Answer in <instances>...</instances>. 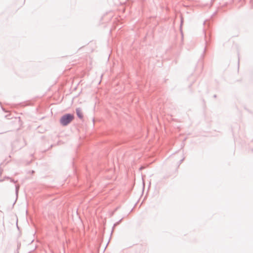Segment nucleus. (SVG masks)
I'll list each match as a JSON object with an SVG mask.
<instances>
[{
    "label": "nucleus",
    "mask_w": 253,
    "mask_h": 253,
    "mask_svg": "<svg viewBox=\"0 0 253 253\" xmlns=\"http://www.w3.org/2000/svg\"><path fill=\"white\" fill-rule=\"evenodd\" d=\"M74 119V116L71 114H66L63 116L60 119V123L63 126H66L70 123Z\"/></svg>",
    "instance_id": "f257e3e1"
},
{
    "label": "nucleus",
    "mask_w": 253,
    "mask_h": 253,
    "mask_svg": "<svg viewBox=\"0 0 253 253\" xmlns=\"http://www.w3.org/2000/svg\"><path fill=\"white\" fill-rule=\"evenodd\" d=\"M77 114L80 118L82 117L81 113H80V112L78 110H77Z\"/></svg>",
    "instance_id": "f03ea898"
}]
</instances>
